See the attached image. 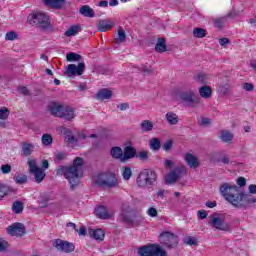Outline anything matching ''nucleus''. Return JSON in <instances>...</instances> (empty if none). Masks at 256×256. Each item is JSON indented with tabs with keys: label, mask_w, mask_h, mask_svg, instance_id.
<instances>
[{
	"label": "nucleus",
	"mask_w": 256,
	"mask_h": 256,
	"mask_svg": "<svg viewBox=\"0 0 256 256\" xmlns=\"http://www.w3.org/2000/svg\"><path fill=\"white\" fill-rule=\"evenodd\" d=\"M219 193L227 203L236 209H249L256 203V197L239 191V186L231 182L220 184Z\"/></svg>",
	"instance_id": "nucleus-1"
},
{
	"label": "nucleus",
	"mask_w": 256,
	"mask_h": 256,
	"mask_svg": "<svg viewBox=\"0 0 256 256\" xmlns=\"http://www.w3.org/2000/svg\"><path fill=\"white\" fill-rule=\"evenodd\" d=\"M83 167V158L76 157L74 159L73 165L70 166H59L56 169V175L59 177H64V179L68 180L70 185V189L75 191V188L81 183V178L83 177V173L81 172V168Z\"/></svg>",
	"instance_id": "nucleus-2"
},
{
	"label": "nucleus",
	"mask_w": 256,
	"mask_h": 256,
	"mask_svg": "<svg viewBox=\"0 0 256 256\" xmlns=\"http://www.w3.org/2000/svg\"><path fill=\"white\" fill-rule=\"evenodd\" d=\"M157 172L153 169L142 170L137 178L136 185L139 189H147V187H155L157 185Z\"/></svg>",
	"instance_id": "nucleus-3"
},
{
	"label": "nucleus",
	"mask_w": 256,
	"mask_h": 256,
	"mask_svg": "<svg viewBox=\"0 0 256 256\" xmlns=\"http://www.w3.org/2000/svg\"><path fill=\"white\" fill-rule=\"evenodd\" d=\"M95 183L98 187H104L105 189L119 187V179L117 178V175L111 172L98 174L95 179Z\"/></svg>",
	"instance_id": "nucleus-4"
},
{
	"label": "nucleus",
	"mask_w": 256,
	"mask_h": 256,
	"mask_svg": "<svg viewBox=\"0 0 256 256\" xmlns=\"http://www.w3.org/2000/svg\"><path fill=\"white\" fill-rule=\"evenodd\" d=\"M211 227L217 231L231 232V223L225 220V216L219 213H214L210 216L209 221Z\"/></svg>",
	"instance_id": "nucleus-5"
},
{
	"label": "nucleus",
	"mask_w": 256,
	"mask_h": 256,
	"mask_svg": "<svg viewBox=\"0 0 256 256\" xmlns=\"http://www.w3.org/2000/svg\"><path fill=\"white\" fill-rule=\"evenodd\" d=\"M136 217L137 210L133 209L129 202L123 203L118 220H120L121 223H126V225H133Z\"/></svg>",
	"instance_id": "nucleus-6"
},
{
	"label": "nucleus",
	"mask_w": 256,
	"mask_h": 256,
	"mask_svg": "<svg viewBox=\"0 0 256 256\" xmlns=\"http://www.w3.org/2000/svg\"><path fill=\"white\" fill-rule=\"evenodd\" d=\"M139 256H167V252L164 251L158 244H148L138 248Z\"/></svg>",
	"instance_id": "nucleus-7"
},
{
	"label": "nucleus",
	"mask_w": 256,
	"mask_h": 256,
	"mask_svg": "<svg viewBox=\"0 0 256 256\" xmlns=\"http://www.w3.org/2000/svg\"><path fill=\"white\" fill-rule=\"evenodd\" d=\"M27 19L30 25H37V27H40L41 29H47L49 28V25H51L49 16L43 12L30 14Z\"/></svg>",
	"instance_id": "nucleus-8"
},
{
	"label": "nucleus",
	"mask_w": 256,
	"mask_h": 256,
	"mask_svg": "<svg viewBox=\"0 0 256 256\" xmlns=\"http://www.w3.org/2000/svg\"><path fill=\"white\" fill-rule=\"evenodd\" d=\"M29 173L34 176L36 183H42V181L47 177L45 170L37 166V161L28 160Z\"/></svg>",
	"instance_id": "nucleus-9"
},
{
	"label": "nucleus",
	"mask_w": 256,
	"mask_h": 256,
	"mask_svg": "<svg viewBox=\"0 0 256 256\" xmlns=\"http://www.w3.org/2000/svg\"><path fill=\"white\" fill-rule=\"evenodd\" d=\"M185 173H187V169L185 168V166L176 167L175 169L170 171L169 174L166 175L165 181L167 185H173V183H175L177 179H181V177L185 175Z\"/></svg>",
	"instance_id": "nucleus-10"
},
{
	"label": "nucleus",
	"mask_w": 256,
	"mask_h": 256,
	"mask_svg": "<svg viewBox=\"0 0 256 256\" xmlns=\"http://www.w3.org/2000/svg\"><path fill=\"white\" fill-rule=\"evenodd\" d=\"M160 243L167 249H173L177 245V236L171 232H162L159 236Z\"/></svg>",
	"instance_id": "nucleus-11"
},
{
	"label": "nucleus",
	"mask_w": 256,
	"mask_h": 256,
	"mask_svg": "<svg viewBox=\"0 0 256 256\" xmlns=\"http://www.w3.org/2000/svg\"><path fill=\"white\" fill-rule=\"evenodd\" d=\"M180 99L191 107H195V105H199L200 103L199 98L195 97V93L191 90L180 93Z\"/></svg>",
	"instance_id": "nucleus-12"
},
{
	"label": "nucleus",
	"mask_w": 256,
	"mask_h": 256,
	"mask_svg": "<svg viewBox=\"0 0 256 256\" xmlns=\"http://www.w3.org/2000/svg\"><path fill=\"white\" fill-rule=\"evenodd\" d=\"M53 245L58 251H63V253H73L75 251V244L65 240L57 239Z\"/></svg>",
	"instance_id": "nucleus-13"
},
{
	"label": "nucleus",
	"mask_w": 256,
	"mask_h": 256,
	"mask_svg": "<svg viewBox=\"0 0 256 256\" xmlns=\"http://www.w3.org/2000/svg\"><path fill=\"white\" fill-rule=\"evenodd\" d=\"M7 233L12 237H23L25 235V226L22 223L16 222L7 228Z\"/></svg>",
	"instance_id": "nucleus-14"
},
{
	"label": "nucleus",
	"mask_w": 256,
	"mask_h": 256,
	"mask_svg": "<svg viewBox=\"0 0 256 256\" xmlns=\"http://www.w3.org/2000/svg\"><path fill=\"white\" fill-rule=\"evenodd\" d=\"M83 71H85V63L80 62L78 65L69 64L66 73L71 77V75H83Z\"/></svg>",
	"instance_id": "nucleus-15"
},
{
	"label": "nucleus",
	"mask_w": 256,
	"mask_h": 256,
	"mask_svg": "<svg viewBox=\"0 0 256 256\" xmlns=\"http://www.w3.org/2000/svg\"><path fill=\"white\" fill-rule=\"evenodd\" d=\"M65 106L56 103V102H51L48 105V111L53 115L54 117H61L63 115V109Z\"/></svg>",
	"instance_id": "nucleus-16"
},
{
	"label": "nucleus",
	"mask_w": 256,
	"mask_h": 256,
	"mask_svg": "<svg viewBox=\"0 0 256 256\" xmlns=\"http://www.w3.org/2000/svg\"><path fill=\"white\" fill-rule=\"evenodd\" d=\"M96 215L99 219H111L115 212L108 210L105 206H99L96 209Z\"/></svg>",
	"instance_id": "nucleus-17"
},
{
	"label": "nucleus",
	"mask_w": 256,
	"mask_h": 256,
	"mask_svg": "<svg viewBox=\"0 0 256 256\" xmlns=\"http://www.w3.org/2000/svg\"><path fill=\"white\" fill-rule=\"evenodd\" d=\"M137 156V150L132 146H126L123 151L122 163Z\"/></svg>",
	"instance_id": "nucleus-18"
},
{
	"label": "nucleus",
	"mask_w": 256,
	"mask_h": 256,
	"mask_svg": "<svg viewBox=\"0 0 256 256\" xmlns=\"http://www.w3.org/2000/svg\"><path fill=\"white\" fill-rule=\"evenodd\" d=\"M114 26L115 23L109 19L100 20L97 24L98 31H100L101 33H105L106 31L113 29Z\"/></svg>",
	"instance_id": "nucleus-19"
},
{
	"label": "nucleus",
	"mask_w": 256,
	"mask_h": 256,
	"mask_svg": "<svg viewBox=\"0 0 256 256\" xmlns=\"http://www.w3.org/2000/svg\"><path fill=\"white\" fill-rule=\"evenodd\" d=\"M184 161H186L190 169H197V167H199V159L191 153H186L184 155Z\"/></svg>",
	"instance_id": "nucleus-20"
},
{
	"label": "nucleus",
	"mask_w": 256,
	"mask_h": 256,
	"mask_svg": "<svg viewBox=\"0 0 256 256\" xmlns=\"http://www.w3.org/2000/svg\"><path fill=\"white\" fill-rule=\"evenodd\" d=\"M60 117L65 119V121H72V119H75V109L71 106H64Z\"/></svg>",
	"instance_id": "nucleus-21"
},
{
	"label": "nucleus",
	"mask_w": 256,
	"mask_h": 256,
	"mask_svg": "<svg viewBox=\"0 0 256 256\" xmlns=\"http://www.w3.org/2000/svg\"><path fill=\"white\" fill-rule=\"evenodd\" d=\"M111 97H113V92L107 88L101 89L96 94V99H98V101H105L107 99H111Z\"/></svg>",
	"instance_id": "nucleus-22"
},
{
	"label": "nucleus",
	"mask_w": 256,
	"mask_h": 256,
	"mask_svg": "<svg viewBox=\"0 0 256 256\" xmlns=\"http://www.w3.org/2000/svg\"><path fill=\"white\" fill-rule=\"evenodd\" d=\"M199 95L203 99H211V95H213V90L211 86L204 85L199 88Z\"/></svg>",
	"instance_id": "nucleus-23"
},
{
	"label": "nucleus",
	"mask_w": 256,
	"mask_h": 256,
	"mask_svg": "<svg viewBox=\"0 0 256 256\" xmlns=\"http://www.w3.org/2000/svg\"><path fill=\"white\" fill-rule=\"evenodd\" d=\"M112 159H119L123 163V149L119 146H114L110 150Z\"/></svg>",
	"instance_id": "nucleus-24"
},
{
	"label": "nucleus",
	"mask_w": 256,
	"mask_h": 256,
	"mask_svg": "<svg viewBox=\"0 0 256 256\" xmlns=\"http://www.w3.org/2000/svg\"><path fill=\"white\" fill-rule=\"evenodd\" d=\"M89 235L90 237H92V239H95L96 241H103V239H105V232H103V230L101 229H91L89 231Z\"/></svg>",
	"instance_id": "nucleus-25"
},
{
	"label": "nucleus",
	"mask_w": 256,
	"mask_h": 256,
	"mask_svg": "<svg viewBox=\"0 0 256 256\" xmlns=\"http://www.w3.org/2000/svg\"><path fill=\"white\" fill-rule=\"evenodd\" d=\"M47 7H52L53 9H61L63 7L65 0H43Z\"/></svg>",
	"instance_id": "nucleus-26"
},
{
	"label": "nucleus",
	"mask_w": 256,
	"mask_h": 256,
	"mask_svg": "<svg viewBox=\"0 0 256 256\" xmlns=\"http://www.w3.org/2000/svg\"><path fill=\"white\" fill-rule=\"evenodd\" d=\"M80 14L83 15V17L93 18L95 17V10L89 7V5H84L80 8Z\"/></svg>",
	"instance_id": "nucleus-27"
},
{
	"label": "nucleus",
	"mask_w": 256,
	"mask_h": 256,
	"mask_svg": "<svg viewBox=\"0 0 256 256\" xmlns=\"http://www.w3.org/2000/svg\"><path fill=\"white\" fill-rule=\"evenodd\" d=\"M155 50L157 53H165L167 51V40L165 38H159Z\"/></svg>",
	"instance_id": "nucleus-28"
},
{
	"label": "nucleus",
	"mask_w": 256,
	"mask_h": 256,
	"mask_svg": "<svg viewBox=\"0 0 256 256\" xmlns=\"http://www.w3.org/2000/svg\"><path fill=\"white\" fill-rule=\"evenodd\" d=\"M33 149H35V146L31 143H22V155L23 157H29L31 153H33Z\"/></svg>",
	"instance_id": "nucleus-29"
},
{
	"label": "nucleus",
	"mask_w": 256,
	"mask_h": 256,
	"mask_svg": "<svg viewBox=\"0 0 256 256\" xmlns=\"http://www.w3.org/2000/svg\"><path fill=\"white\" fill-rule=\"evenodd\" d=\"M140 129L143 133H149V131H153V122L149 120H143L140 124Z\"/></svg>",
	"instance_id": "nucleus-30"
},
{
	"label": "nucleus",
	"mask_w": 256,
	"mask_h": 256,
	"mask_svg": "<svg viewBox=\"0 0 256 256\" xmlns=\"http://www.w3.org/2000/svg\"><path fill=\"white\" fill-rule=\"evenodd\" d=\"M166 120L170 125H177L179 123V116L173 112H167Z\"/></svg>",
	"instance_id": "nucleus-31"
},
{
	"label": "nucleus",
	"mask_w": 256,
	"mask_h": 256,
	"mask_svg": "<svg viewBox=\"0 0 256 256\" xmlns=\"http://www.w3.org/2000/svg\"><path fill=\"white\" fill-rule=\"evenodd\" d=\"M149 147L151 151H159L161 149V140L159 138H151Z\"/></svg>",
	"instance_id": "nucleus-32"
},
{
	"label": "nucleus",
	"mask_w": 256,
	"mask_h": 256,
	"mask_svg": "<svg viewBox=\"0 0 256 256\" xmlns=\"http://www.w3.org/2000/svg\"><path fill=\"white\" fill-rule=\"evenodd\" d=\"M79 31H81V26L73 25L65 32V36L66 37H75V35H77V33H79Z\"/></svg>",
	"instance_id": "nucleus-33"
},
{
	"label": "nucleus",
	"mask_w": 256,
	"mask_h": 256,
	"mask_svg": "<svg viewBox=\"0 0 256 256\" xmlns=\"http://www.w3.org/2000/svg\"><path fill=\"white\" fill-rule=\"evenodd\" d=\"M192 33L193 37L196 39H203V37H207V30L203 28H194Z\"/></svg>",
	"instance_id": "nucleus-34"
},
{
	"label": "nucleus",
	"mask_w": 256,
	"mask_h": 256,
	"mask_svg": "<svg viewBox=\"0 0 256 256\" xmlns=\"http://www.w3.org/2000/svg\"><path fill=\"white\" fill-rule=\"evenodd\" d=\"M220 139L221 141H223V143H230V141H233V135L231 134V132L223 130L221 132Z\"/></svg>",
	"instance_id": "nucleus-35"
},
{
	"label": "nucleus",
	"mask_w": 256,
	"mask_h": 256,
	"mask_svg": "<svg viewBox=\"0 0 256 256\" xmlns=\"http://www.w3.org/2000/svg\"><path fill=\"white\" fill-rule=\"evenodd\" d=\"M14 181L15 183H17V185H25L27 184L28 181V177L25 174H18L16 176H14Z\"/></svg>",
	"instance_id": "nucleus-36"
},
{
	"label": "nucleus",
	"mask_w": 256,
	"mask_h": 256,
	"mask_svg": "<svg viewBox=\"0 0 256 256\" xmlns=\"http://www.w3.org/2000/svg\"><path fill=\"white\" fill-rule=\"evenodd\" d=\"M230 89L231 87L229 86L228 83H222L217 87V91L218 93H220V95H227Z\"/></svg>",
	"instance_id": "nucleus-37"
},
{
	"label": "nucleus",
	"mask_w": 256,
	"mask_h": 256,
	"mask_svg": "<svg viewBox=\"0 0 256 256\" xmlns=\"http://www.w3.org/2000/svg\"><path fill=\"white\" fill-rule=\"evenodd\" d=\"M209 77L207 74L200 73L197 76H195V82L200 83V85H207Z\"/></svg>",
	"instance_id": "nucleus-38"
},
{
	"label": "nucleus",
	"mask_w": 256,
	"mask_h": 256,
	"mask_svg": "<svg viewBox=\"0 0 256 256\" xmlns=\"http://www.w3.org/2000/svg\"><path fill=\"white\" fill-rule=\"evenodd\" d=\"M132 175L133 171L131 170V167L125 166L122 168V176L125 181H129Z\"/></svg>",
	"instance_id": "nucleus-39"
},
{
	"label": "nucleus",
	"mask_w": 256,
	"mask_h": 256,
	"mask_svg": "<svg viewBox=\"0 0 256 256\" xmlns=\"http://www.w3.org/2000/svg\"><path fill=\"white\" fill-rule=\"evenodd\" d=\"M12 211L16 214L23 213V202H14L12 205Z\"/></svg>",
	"instance_id": "nucleus-40"
},
{
	"label": "nucleus",
	"mask_w": 256,
	"mask_h": 256,
	"mask_svg": "<svg viewBox=\"0 0 256 256\" xmlns=\"http://www.w3.org/2000/svg\"><path fill=\"white\" fill-rule=\"evenodd\" d=\"M66 59L67 61L69 62H72V61H80L81 59V55L77 54V53H74V52H70L66 55Z\"/></svg>",
	"instance_id": "nucleus-41"
},
{
	"label": "nucleus",
	"mask_w": 256,
	"mask_h": 256,
	"mask_svg": "<svg viewBox=\"0 0 256 256\" xmlns=\"http://www.w3.org/2000/svg\"><path fill=\"white\" fill-rule=\"evenodd\" d=\"M184 243L186 244V245H190V246H197V245H199V242L197 241V238H195V237H192V236H188V237H186L185 239H184Z\"/></svg>",
	"instance_id": "nucleus-42"
},
{
	"label": "nucleus",
	"mask_w": 256,
	"mask_h": 256,
	"mask_svg": "<svg viewBox=\"0 0 256 256\" xmlns=\"http://www.w3.org/2000/svg\"><path fill=\"white\" fill-rule=\"evenodd\" d=\"M42 143L43 145L49 146L53 143V137L51 134H43L42 135Z\"/></svg>",
	"instance_id": "nucleus-43"
},
{
	"label": "nucleus",
	"mask_w": 256,
	"mask_h": 256,
	"mask_svg": "<svg viewBox=\"0 0 256 256\" xmlns=\"http://www.w3.org/2000/svg\"><path fill=\"white\" fill-rule=\"evenodd\" d=\"M127 40V34L123 31V29L118 30L117 43H125Z\"/></svg>",
	"instance_id": "nucleus-44"
},
{
	"label": "nucleus",
	"mask_w": 256,
	"mask_h": 256,
	"mask_svg": "<svg viewBox=\"0 0 256 256\" xmlns=\"http://www.w3.org/2000/svg\"><path fill=\"white\" fill-rule=\"evenodd\" d=\"M9 193V186L0 184V201Z\"/></svg>",
	"instance_id": "nucleus-45"
},
{
	"label": "nucleus",
	"mask_w": 256,
	"mask_h": 256,
	"mask_svg": "<svg viewBox=\"0 0 256 256\" xmlns=\"http://www.w3.org/2000/svg\"><path fill=\"white\" fill-rule=\"evenodd\" d=\"M65 141H66V143H69L70 145H77V140L75 139V136H73L71 134V132L66 134Z\"/></svg>",
	"instance_id": "nucleus-46"
},
{
	"label": "nucleus",
	"mask_w": 256,
	"mask_h": 256,
	"mask_svg": "<svg viewBox=\"0 0 256 256\" xmlns=\"http://www.w3.org/2000/svg\"><path fill=\"white\" fill-rule=\"evenodd\" d=\"M136 157L141 161H147L149 159V152L147 150L140 151Z\"/></svg>",
	"instance_id": "nucleus-47"
},
{
	"label": "nucleus",
	"mask_w": 256,
	"mask_h": 256,
	"mask_svg": "<svg viewBox=\"0 0 256 256\" xmlns=\"http://www.w3.org/2000/svg\"><path fill=\"white\" fill-rule=\"evenodd\" d=\"M217 163H222L223 165H229L231 163V158L229 155H223L222 158L216 159Z\"/></svg>",
	"instance_id": "nucleus-48"
},
{
	"label": "nucleus",
	"mask_w": 256,
	"mask_h": 256,
	"mask_svg": "<svg viewBox=\"0 0 256 256\" xmlns=\"http://www.w3.org/2000/svg\"><path fill=\"white\" fill-rule=\"evenodd\" d=\"M163 151H171L173 149V140H167L162 145Z\"/></svg>",
	"instance_id": "nucleus-49"
},
{
	"label": "nucleus",
	"mask_w": 256,
	"mask_h": 256,
	"mask_svg": "<svg viewBox=\"0 0 256 256\" xmlns=\"http://www.w3.org/2000/svg\"><path fill=\"white\" fill-rule=\"evenodd\" d=\"M17 39V33L15 31L7 32L5 35L6 41H15Z\"/></svg>",
	"instance_id": "nucleus-50"
},
{
	"label": "nucleus",
	"mask_w": 256,
	"mask_h": 256,
	"mask_svg": "<svg viewBox=\"0 0 256 256\" xmlns=\"http://www.w3.org/2000/svg\"><path fill=\"white\" fill-rule=\"evenodd\" d=\"M66 157H67V154H65L64 152H59L55 154L54 161L56 163H59V161H63L64 159H66Z\"/></svg>",
	"instance_id": "nucleus-51"
},
{
	"label": "nucleus",
	"mask_w": 256,
	"mask_h": 256,
	"mask_svg": "<svg viewBox=\"0 0 256 256\" xmlns=\"http://www.w3.org/2000/svg\"><path fill=\"white\" fill-rule=\"evenodd\" d=\"M1 173H3V175H8V173H11V165L9 164H4L1 166L0 168Z\"/></svg>",
	"instance_id": "nucleus-52"
},
{
	"label": "nucleus",
	"mask_w": 256,
	"mask_h": 256,
	"mask_svg": "<svg viewBox=\"0 0 256 256\" xmlns=\"http://www.w3.org/2000/svg\"><path fill=\"white\" fill-rule=\"evenodd\" d=\"M39 204H40V207H41L42 209H45V207H47V205L49 204V198H48V197H45V196H42V197L40 198Z\"/></svg>",
	"instance_id": "nucleus-53"
},
{
	"label": "nucleus",
	"mask_w": 256,
	"mask_h": 256,
	"mask_svg": "<svg viewBox=\"0 0 256 256\" xmlns=\"http://www.w3.org/2000/svg\"><path fill=\"white\" fill-rule=\"evenodd\" d=\"M18 92L21 93V95H24V96L31 95V92L25 86H19L18 87Z\"/></svg>",
	"instance_id": "nucleus-54"
},
{
	"label": "nucleus",
	"mask_w": 256,
	"mask_h": 256,
	"mask_svg": "<svg viewBox=\"0 0 256 256\" xmlns=\"http://www.w3.org/2000/svg\"><path fill=\"white\" fill-rule=\"evenodd\" d=\"M9 117V110L7 109H0V119L5 120Z\"/></svg>",
	"instance_id": "nucleus-55"
},
{
	"label": "nucleus",
	"mask_w": 256,
	"mask_h": 256,
	"mask_svg": "<svg viewBox=\"0 0 256 256\" xmlns=\"http://www.w3.org/2000/svg\"><path fill=\"white\" fill-rule=\"evenodd\" d=\"M236 183L239 187H245L247 185V180L245 179V177H239Z\"/></svg>",
	"instance_id": "nucleus-56"
},
{
	"label": "nucleus",
	"mask_w": 256,
	"mask_h": 256,
	"mask_svg": "<svg viewBox=\"0 0 256 256\" xmlns=\"http://www.w3.org/2000/svg\"><path fill=\"white\" fill-rule=\"evenodd\" d=\"M248 191L249 193H246V195H256V185L255 184L249 185Z\"/></svg>",
	"instance_id": "nucleus-57"
},
{
	"label": "nucleus",
	"mask_w": 256,
	"mask_h": 256,
	"mask_svg": "<svg viewBox=\"0 0 256 256\" xmlns=\"http://www.w3.org/2000/svg\"><path fill=\"white\" fill-rule=\"evenodd\" d=\"M7 249V241L0 238V253H3Z\"/></svg>",
	"instance_id": "nucleus-58"
},
{
	"label": "nucleus",
	"mask_w": 256,
	"mask_h": 256,
	"mask_svg": "<svg viewBox=\"0 0 256 256\" xmlns=\"http://www.w3.org/2000/svg\"><path fill=\"white\" fill-rule=\"evenodd\" d=\"M240 11H237L235 9H232L228 14L227 17H231L232 19H235V17H238Z\"/></svg>",
	"instance_id": "nucleus-59"
},
{
	"label": "nucleus",
	"mask_w": 256,
	"mask_h": 256,
	"mask_svg": "<svg viewBox=\"0 0 256 256\" xmlns=\"http://www.w3.org/2000/svg\"><path fill=\"white\" fill-rule=\"evenodd\" d=\"M147 213H148L149 217H157V209H155L153 207H150L147 210Z\"/></svg>",
	"instance_id": "nucleus-60"
},
{
	"label": "nucleus",
	"mask_w": 256,
	"mask_h": 256,
	"mask_svg": "<svg viewBox=\"0 0 256 256\" xmlns=\"http://www.w3.org/2000/svg\"><path fill=\"white\" fill-rule=\"evenodd\" d=\"M198 217H199V219H207V211L199 210L198 211Z\"/></svg>",
	"instance_id": "nucleus-61"
},
{
	"label": "nucleus",
	"mask_w": 256,
	"mask_h": 256,
	"mask_svg": "<svg viewBox=\"0 0 256 256\" xmlns=\"http://www.w3.org/2000/svg\"><path fill=\"white\" fill-rule=\"evenodd\" d=\"M118 109H120V111H127V109H129V103H121Z\"/></svg>",
	"instance_id": "nucleus-62"
},
{
	"label": "nucleus",
	"mask_w": 256,
	"mask_h": 256,
	"mask_svg": "<svg viewBox=\"0 0 256 256\" xmlns=\"http://www.w3.org/2000/svg\"><path fill=\"white\" fill-rule=\"evenodd\" d=\"M243 89H245V91H253V84L251 83H245L243 85Z\"/></svg>",
	"instance_id": "nucleus-63"
},
{
	"label": "nucleus",
	"mask_w": 256,
	"mask_h": 256,
	"mask_svg": "<svg viewBox=\"0 0 256 256\" xmlns=\"http://www.w3.org/2000/svg\"><path fill=\"white\" fill-rule=\"evenodd\" d=\"M219 43H220L221 47H225V45H228L229 40L227 38H221L219 40Z\"/></svg>",
	"instance_id": "nucleus-64"
}]
</instances>
